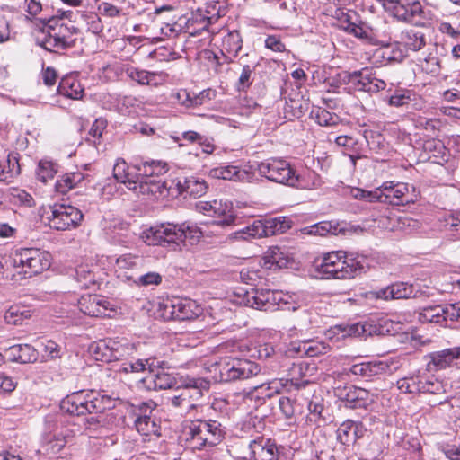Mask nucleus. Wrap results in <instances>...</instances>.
Returning a JSON list of instances; mask_svg holds the SVG:
<instances>
[{"mask_svg":"<svg viewBox=\"0 0 460 460\" xmlns=\"http://www.w3.org/2000/svg\"><path fill=\"white\" fill-rule=\"evenodd\" d=\"M257 170L260 175L267 178L269 181L293 187L299 185V176L286 160L278 158L267 159L258 164Z\"/></svg>","mask_w":460,"mask_h":460,"instance_id":"10","label":"nucleus"},{"mask_svg":"<svg viewBox=\"0 0 460 460\" xmlns=\"http://www.w3.org/2000/svg\"><path fill=\"white\" fill-rule=\"evenodd\" d=\"M417 293L418 290L415 289L413 285L399 282L382 288L378 291L371 292L370 297L384 300H387L389 298L406 299L410 297H415Z\"/></svg>","mask_w":460,"mask_h":460,"instance_id":"24","label":"nucleus"},{"mask_svg":"<svg viewBox=\"0 0 460 460\" xmlns=\"http://www.w3.org/2000/svg\"><path fill=\"white\" fill-rule=\"evenodd\" d=\"M113 406V401L110 396L95 391L75 392L60 402L62 411L76 416L102 413Z\"/></svg>","mask_w":460,"mask_h":460,"instance_id":"6","label":"nucleus"},{"mask_svg":"<svg viewBox=\"0 0 460 460\" xmlns=\"http://www.w3.org/2000/svg\"><path fill=\"white\" fill-rule=\"evenodd\" d=\"M58 172V164L47 160H42L39 163L36 175L37 179L42 182H47L52 179Z\"/></svg>","mask_w":460,"mask_h":460,"instance_id":"49","label":"nucleus"},{"mask_svg":"<svg viewBox=\"0 0 460 460\" xmlns=\"http://www.w3.org/2000/svg\"><path fill=\"white\" fill-rule=\"evenodd\" d=\"M243 396L244 399H255L259 401L260 403H264L266 398H271L273 395L270 393V390H268L266 384L262 383L261 385H254L249 391H243Z\"/></svg>","mask_w":460,"mask_h":460,"instance_id":"50","label":"nucleus"},{"mask_svg":"<svg viewBox=\"0 0 460 460\" xmlns=\"http://www.w3.org/2000/svg\"><path fill=\"white\" fill-rule=\"evenodd\" d=\"M308 369L307 364H295L290 371V378L286 380L284 384L282 379H273L270 382H266V386L272 395L279 394L282 388L288 384L296 390L306 389L307 394L314 393L313 389L314 385L308 379H303L302 376L305 375L304 371Z\"/></svg>","mask_w":460,"mask_h":460,"instance_id":"15","label":"nucleus"},{"mask_svg":"<svg viewBox=\"0 0 460 460\" xmlns=\"http://www.w3.org/2000/svg\"><path fill=\"white\" fill-rule=\"evenodd\" d=\"M90 350L96 360L109 363L133 355L137 348L127 339H106L92 344Z\"/></svg>","mask_w":460,"mask_h":460,"instance_id":"9","label":"nucleus"},{"mask_svg":"<svg viewBox=\"0 0 460 460\" xmlns=\"http://www.w3.org/2000/svg\"><path fill=\"white\" fill-rule=\"evenodd\" d=\"M328 346L320 341H303L297 348V352L313 358L327 353Z\"/></svg>","mask_w":460,"mask_h":460,"instance_id":"44","label":"nucleus"},{"mask_svg":"<svg viewBox=\"0 0 460 460\" xmlns=\"http://www.w3.org/2000/svg\"><path fill=\"white\" fill-rule=\"evenodd\" d=\"M385 11L389 12L397 21L411 23L416 18H423V7L419 1L390 0Z\"/></svg>","mask_w":460,"mask_h":460,"instance_id":"16","label":"nucleus"},{"mask_svg":"<svg viewBox=\"0 0 460 460\" xmlns=\"http://www.w3.org/2000/svg\"><path fill=\"white\" fill-rule=\"evenodd\" d=\"M357 17V13L356 12H351V11H349V12H341L338 17H337V22H338V27L348 32V31L351 28V26L357 22L356 18Z\"/></svg>","mask_w":460,"mask_h":460,"instance_id":"60","label":"nucleus"},{"mask_svg":"<svg viewBox=\"0 0 460 460\" xmlns=\"http://www.w3.org/2000/svg\"><path fill=\"white\" fill-rule=\"evenodd\" d=\"M134 425L137 432L143 436L160 435V426L154 419H135Z\"/></svg>","mask_w":460,"mask_h":460,"instance_id":"46","label":"nucleus"},{"mask_svg":"<svg viewBox=\"0 0 460 460\" xmlns=\"http://www.w3.org/2000/svg\"><path fill=\"white\" fill-rule=\"evenodd\" d=\"M335 328L341 332L342 337H367L377 332V327L367 322L337 325Z\"/></svg>","mask_w":460,"mask_h":460,"instance_id":"33","label":"nucleus"},{"mask_svg":"<svg viewBox=\"0 0 460 460\" xmlns=\"http://www.w3.org/2000/svg\"><path fill=\"white\" fill-rule=\"evenodd\" d=\"M366 431L367 429L361 422L348 420L338 428L337 439L345 446L354 445L364 436Z\"/></svg>","mask_w":460,"mask_h":460,"instance_id":"25","label":"nucleus"},{"mask_svg":"<svg viewBox=\"0 0 460 460\" xmlns=\"http://www.w3.org/2000/svg\"><path fill=\"white\" fill-rule=\"evenodd\" d=\"M86 180V176L79 171L66 172L58 177L55 184L56 190L66 194L69 190L79 187Z\"/></svg>","mask_w":460,"mask_h":460,"instance_id":"32","label":"nucleus"},{"mask_svg":"<svg viewBox=\"0 0 460 460\" xmlns=\"http://www.w3.org/2000/svg\"><path fill=\"white\" fill-rule=\"evenodd\" d=\"M196 208L199 212L208 214L215 219L211 222L214 225L227 226L235 221V217L227 211V207L223 208L221 202L214 200L213 202L199 201L196 203Z\"/></svg>","mask_w":460,"mask_h":460,"instance_id":"19","label":"nucleus"},{"mask_svg":"<svg viewBox=\"0 0 460 460\" xmlns=\"http://www.w3.org/2000/svg\"><path fill=\"white\" fill-rule=\"evenodd\" d=\"M372 70L364 67L353 72H343L340 77L344 84H352L359 91L377 93L385 88L386 83L377 78Z\"/></svg>","mask_w":460,"mask_h":460,"instance_id":"13","label":"nucleus"},{"mask_svg":"<svg viewBox=\"0 0 460 460\" xmlns=\"http://www.w3.org/2000/svg\"><path fill=\"white\" fill-rule=\"evenodd\" d=\"M308 420L317 423L321 420V414L323 411V399L320 395L312 396V399L308 402Z\"/></svg>","mask_w":460,"mask_h":460,"instance_id":"52","label":"nucleus"},{"mask_svg":"<svg viewBox=\"0 0 460 460\" xmlns=\"http://www.w3.org/2000/svg\"><path fill=\"white\" fill-rule=\"evenodd\" d=\"M382 203L393 206H405L417 201L419 192L411 184L386 181L381 185Z\"/></svg>","mask_w":460,"mask_h":460,"instance_id":"11","label":"nucleus"},{"mask_svg":"<svg viewBox=\"0 0 460 460\" xmlns=\"http://www.w3.org/2000/svg\"><path fill=\"white\" fill-rule=\"evenodd\" d=\"M243 47V40L239 31H229L222 40V54L226 63L237 57Z\"/></svg>","mask_w":460,"mask_h":460,"instance_id":"28","label":"nucleus"},{"mask_svg":"<svg viewBox=\"0 0 460 460\" xmlns=\"http://www.w3.org/2000/svg\"><path fill=\"white\" fill-rule=\"evenodd\" d=\"M84 215L77 208L68 204H56L48 217L50 227L66 231L76 227L83 220Z\"/></svg>","mask_w":460,"mask_h":460,"instance_id":"14","label":"nucleus"},{"mask_svg":"<svg viewBox=\"0 0 460 460\" xmlns=\"http://www.w3.org/2000/svg\"><path fill=\"white\" fill-rule=\"evenodd\" d=\"M75 279L82 288H91L96 285L95 272L89 265H80L75 269Z\"/></svg>","mask_w":460,"mask_h":460,"instance_id":"42","label":"nucleus"},{"mask_svg":"<svg viewBox=\"0 0 460 460\" xmlns=\"http://www.w3.org/2000/svg\"><path fill=\"white\" fill-rule=\"evenodd\" d=\"M401 40L404 48L411 51H419L426 45L424 34L414 30L402 31Z\"/></svg>","mask_w":460,"mask_h":460,"instance_id":"37","label":"nucleus"},{"mask_svg":"<svg viewBox=\"0 0 460 460\" xmlns=\"http://www.w3.org/2000/svg\"><path fill=\"white\" fill-rule=\"evenodd\" d=\"M183 93L187 96L189 101V103H186V105L191 107L200 106L206 101H209L215 96V93L211 89L203 90L198 95H194L193 97H190L186 92Z\"/></svg>","mask_w":460,"mask_h":460,"instance_id":"58","label":"nucleus"},{"mask_svg":"<svg viewBox=\"0 0 460 460\" xmlns=\"http://www.w3.org/2000/svg\"><path fill=\"white\" fill-rule=\"evenodd\" d=\"M405 57L406 53L401 49L398 44L394 46L391 49L388 48L384 51V58H385L389 62H402Z\"/></svg>","mask_w":460,"mask_h":460,"instance_id":"63","label":"nucleus"},{"mask_svg":"<svg viewBox=\"0 0 460 460\" xmlns=\"http://www.w3.org/2000/svg\"><path fill=\"white\" fill-rule=\"evenodd\" d=\"M264 219L256 220L251 226L234 233V238L246 240L249 237H267Z\"/></svg>","mask_w":460,"mask_h":460,"instance_id":"39","label":"nucleus"},{"mask_svg":"<svg viewBox=\"0 0 460 460\" xmlns=\"http://www.w3.org/2000/svg\"><path fill=\"white\" fill-rule=\"evenodd\" d=\"M261 367L247 358H226L211 366L217 382L229 383L249 379L260 374Z\"/></svg>","mask_w":460,"mask_h":460,"instance_id":"7","label":"nucleus"},{"mask_svg":"<svg viewBox=\"0 0 460 460\" xmlns=\"http://www.w3.org/2000/svg\"><path fill=\"white\" fill-rule=\"evenodd\" d=\"M283 261L282 252L279 248L275 247L270 252H267L265 256V264H270L269 268L275 265L278 268H281L285 265Z\"/></svg>","mask_w":460,"mask_h":460,"instance_id":"62","label":"nucleus"},{"mask_svg":"<svg viewBox=\"0 0 460 460\" xmlns=\"http://www.w3.org/2000/svg\"><path fill=\"white\" fill-rule=\"evenodd\" d=\"M417 126L425 129L428 133L436 135L441 127V121L438 119H427L420 117L417 120Z\"/></svg>","mask_w":460,"mask_h":460,"instance_id":"61","label":"nucleus"},{"mask_svg":"<svg viewBox=\"0 0 460 460\" xmlns=\"http://www.w3.org/2000/svg\"><path fill=\"white\" fill-rule=\"evenodd\" d=\"M311 116L317 124L323 127H335L341 123V119L337 114L319 107L311 111Z\"/></svg>","mask_w":460,"mask_h":460,"instance_id":"41","label":"nucleus"},{"mask_svg":"<svg viewBox=\"0 0 460 460\" xmlns=\"http://www.w3.org/2000/svg\"><path fill=\"white\" fill-rule=\"evenodd\" d=\"M302 234L308 235H337L340 233L344 232V228L337 221H322L314 225L305 226L301 230Z\"/></svg>","mask_w":460,"mask_h":460,"instance_id":"29","label":"nucleus"},{"mask_svg":"<svg viewBox=\"0 0 460 460\" xmlns=\"http://www.w3.org/2000/svg\"><path fill=\"white\" fill-rule=\"evenodd\" d=\"M58 93L67 98L79 100L83 97L84 88L74 76H66L61 79L58 87Z\"/></svg>","mask_w":460,"mask_h":460,"instance_id":"35","label":"nucleus"},{"mask_svg":"<svg viewBox=\"0 0 460 460\" xmlns=\"http://www.w3.org/2000/svg\"><path fill=\"white\" fill-rule=\"evenodd\" d=\"M412 95L413 94L407 90L395 91V93L389 97L388 104L397 108L408 105L412 101Z\"/></svg>","mask_w":460,"mask_h":460,"instance_id":"57","label":"nucleus"},{"mask_svg":"<svg viewBox=\"0 0 460 460\" xmlns=\"http://www.w3.org/2000/svg\"><path fill=\"white\" fill-rule=\"evenodd\" d=\"M265 47L275 52H284L286 50L285 44L275 35H270L266 38Z\"/></svg>","mask_w":460,"mask_h":460,"instance_id":"64","label":"nucleus"},{"mask_svg":"<svg viewBox=\"0 0 460 460\" xmlns=\"http://www.w3.org/2000/svg\"><path fill=\"white\" fill-rule=\"evenodd\" d=\"M447 385H445L442 381L429 377L425 380H420L416 389L419 392L433 394H443L447 392Z\"/></svg>","mask_w":460,"mask_h":460,"instance_id":"43","label":"nucleus"},{"mask_svg":"<svg viewBox=\"0 0 460 460\" xmlns=\"http://www.w3.org/2000/svg\"><path fill=\"white\" fill-rule=\"evenodd\" d=\"M141 173V164L137 161L128 164L123 159H118L113 167V177L134 191L137 190Z\"/></svg>","mask_w":460,"mask_h":460,"instance_id":"18","label":"nucleus"},{"mask_svg":"<svg viewBox=\"0 0 460 460\" xmlns=\"http://www.w3.org/2000/svg\"><path fill=\"white\" fill-rule=\"evenodd\" d=\"M141 177L154 178L160 176L168 171V164L162 161H141Z\"/></svg>","mask_w":460,"mask_h":460,"instance_id":"40","label":"nucleus"},{"mask_svg":"<svg viewBox=\"0 0 460 460\" xmlns=\"http://www.w3.org/2000/svg\"><path fill=\"white\" fill-rule=\"evenodd\" d=\"M209 175L216 179H222L234 181H244L249 179V173L237 166L226 165L218 166L209 171Z\"/></svg>","mask_w":460,"mask_h":460,"instance_id":"31","label":"nucleus"},{"mask_svg":"<svg viewBox=\"0 0 460 460\" xmlns=\"http://www.w3.org/2000/svg\"><path fill=\"white\" fill-rule=\"evenodd\" d=\"M31 317L30 310H26L18 305L11 306L4 314V320L9 324H22L24 319Z\"/></svg>","mask_w":460,"mask_h":460,"instance_id":"48","label":"nucleus"},{"mask_svg":"<svg viewBox=\"0 0 460 460\" xmlns=\"http://www.w3.org/2000/svg\"><path fill=\"white\" fill-rule=\"evenodd\" d=\"M66 12L61 16L53 15L39 20V31L35 36L36 44L45 50L58 53L73 46L70 39L75 28L68 27L61 22Z\"/></svg>","mask_w":460,"mask_h":460,"instance_id":"2","label":"nucleus"},{"mask_svg":"<svg viewBox=\"0 0 460 460\" xmlns=\"http://www.w3.org/2000/svg\"><path fill=\"white\" fill-rule=\"evenodd\" d=\"M459 353L456 347L434 351L429 355L428 367L430 370H442L447 367L460 369Z\"/></svg>","mask_w":460,"mask_h":460,"instance_id":"21","label":"nucleus"},{"mask_svg":"<svg viewBox=\"0 0 460 460\" xmlns=\"http://www.w3.org/2000/svg\"><path fill=\"white\" fill-rule=\"evenodd\" d=\"M163 316L165 319L187 321L197 318L202 308L196 301L186 297H172L164 303Z\"/></svg>","mask_w":460,"mask_h":460,"instance_id":"12","label":"nucleus"},{"mask_svg":"<svg viewBox=\"0 0 460 460\" xmlns=\"http://www.w3.org/2000/svg\"><path fill=\"white\" fill-rule=\"evenodd\" d=\"M391 364L388 361L375 360L366 362L364 378H372L390 371Z\"/></svg>","mask_w":460,"mask_h":460,"instance_id":"47","label":"nucleus"},{"mask_svg":"<svg viewBox=\"0 0 460 460\" xmlns=\"http://www.w3.org/2000/svg\"><path fill=\"white\" fill-rule=\"evenodd\" d=\"M110 306V302L98 295L83 296L79 300L80 310L93 317L110 316L108 313L111 310Z\"/></svg>","mask_w":460,"mask_h":460,"instance_id":"23","label":"nucleus"},{"mask_svg":"<svg viewBox=\"0 0 460 460\" xmlns=\"http://www.w3.org/2000/svg\"><path fill=\"white\" fill-rule=\"evenodd\" d=\"M446 314H447V304L426 306L419 314V320L422 323H442L449 321Z\"/></svg>","mask_w":460,"mask_h":460,"instance_id":"34","label":"nucleus"},{"mask_svg":"<svg viewBox=\"0 0 460 460\" xmlns=\"http://www.w3.org/2000/svg\"><path fill=\"white\" fill-rule=\"evenodd\" d=\"M201 232L197 227L186 224L174 225L172 223L151 226L141 234V239L147 245H160L175 250L178 241L183 242L189 237L199 238Z\"/></svg>","mask_w":460,"mask_h":460,"instance_id":"5","label":"nucleus"},{"mask_svg":"<svg viewBox=\"0 0 460 460\" xmlns=\"http://www.w3.org/2000/svg\"><path fill=\"white\" fill-rule=\"evenodd\" d=\"M5 356L12 362L27 364L37 360L38 352L30 344H16L5 350Z\"/></svg>","mask_w":460,"mask_h":460,"instance_id":"27","label":"nucleus"},{"mask_svg":"<svg viewBox=\"0 0 460 460\" xmlns=\"http://www.w3.org/2000/svg\"><path fill=\"white\" fill-rule=\"evenodd\" d=\"M210 388V381L204 377L181 376L173 394L167 397L168 403L181 414L190 413L196 409L203 393Z\"/></svg>","mask_w":460,"mask_h":460,"instance_id":"4","label":"nucleus"},{"mask_svg":"<svg viewBox=\"0 0 460 460\" xmlns=\"http://www.w3.org/2000/svg\"><path fill=\"white\" fill-rule=\"evenodd\" d=\"M364 261L343 251L331 252L315 261L314 270L324 279H351L363 271Z\"/></svg>","mask_w":460,"mask_h":460,"instance_id":"1","label":"nucleus"},{"mask_svg":"<svg viewBox=\"0 0 460 460\" xmlns=\"http://www.w3.org/2000/svg\"><path fill=\"white\" fill-rule=\"evenodd\" d=\"M167 190L168 187L165 181L155 178L141 177L136 192L143 195H151L157 199L160 196L165 195Z\"/></svg>","mask_w":460,"mask_h":460,"instance_id":"30","label":"nucleus"},{"mask_svg":"<svg viewBox=\"0 0 460 460\" xmlns=\"http://www.w3.org/2000/svg\"><path fill=\"white\" fill-rule=\"evenodd\" d=\"M154 376V384L155 388L170 389L177 385L175 377L164 371H157Z\"/></svg>","mask_w":460,"mask_h":460,"instance_id":"56","label":"nucleus"},{"mask_svg":"<svg viewBox=\"0 0 460 460\" xmlns=\"http://www.w3.org/2000/svg\"><path fill=\"white\" fill-rule=\"evenodd\" d=\"M339 396L349 408L367 409L375 402L377 398V393H372L367 389L354 385H348L340 390Z\"/></svg>","mask_w":460,"mask_h":460,"instance_id":"17","label":"nucleus"},{"mask_svg":"<svg viewBox=\"0 0 460 460\" xmlns=\"http://www.w3.org/2000/svg\"><path fill=\"white\" fill-rule=\"evenodd\" d=\"M249 449L253 460H276L279 456L276 441L264 436H257L251 440Z\"/></svg>","mask_w":460,"mask_h":460,"instance_id":"20","label":"nucleus"},{"mask_svg":"<svg viewBox=\"0 0 460 460\" xmlns=\"http://www.w3.org/2000/svg\"><path fill=\"white\" fill-rule=\"evenodd\" d=\"M243 301L247 306L261 311L272 310L276 306L275 294L270 289L252 288L246 291Z\"/></svg>","mask_w":460,"mask_h":460,"instance_id":"22","label":"nucleus"},{"mask_svg":"<svg viewBox=\"0 0 460 460\" xmlns=\"http://www.w3.org/2000/svg\"><path fill=\"white\" fill-rule=\"evenodd\" d=\"M279 406L287 419H291L296 414L302 412V405L296 402L295 399L290 397L282 396L279 400Z\"/></svg>","mask_w":460,"mask_h":460,"instance_id":"45","label":"nucleus"},{"mask_svg":"<svg viewBox=\"0 0 460 460\" xmlns=\"http://www.w3.org/2000/svg\"><path fill=\"white\" fill-rule=\"evenodd\" d=\"M254 67L245 65L243 66L241 75L236 83V89L238 92H246L253 82Z\"/></svg>","mask_w":460,"mask_h":460,"instance_id":"55","label":"nucleus"},{"mask_svg":"<svg viewBox=\"0 0 460 460\" xmlns=\"http://www.w3.org/2000/svg\"><path fill=\"white\" fill-rule=\"evenodd\" d=\"M20 173V165L15 156L8 155L6 162L0 161V183H10Z\"/></svg>","mask_w":460,"mask_h":460,"instance_id":"38","label":"nucleus"},{"mask_svg":"<svg viewBox=\"0 0 460 460\" xmlns=\"http://www.w3.org/2000/svg\"><path fill=\"white\" fill-rule=\"evenodd\" d=\"M183 435L188 447L203 450L219 445L225 438L226 431L217 420H195L185 427Z\"/></svg>","mask_w":460,"mask_h":460,"instance_id":"3","label":"nucleus"},{"mask_svg":"<svg viewBox=\"0 0 460 460\" xmlns=\"http://www.w3.org/2000/svg\"><path fill=\"white\" fill-rule=\"evenodd\" d=\"M176 187L180 194L195 199L203 196L208 188L203 179L194 176L177 178Z\"/></svg>","mask_w":460,"mask_h":460,"instance_id":"26","label":"nucleus"},{"mask_svg":"<svg viewBox=\"0 0 460 460\" xmlns=\"http://www.w3.org/2000/svg\"><path fill=\"white\" fill-rule=\"evenodd\" d=\"M127 75L133 81L137 82L139 84H149L150 82L155 77V73L146 70H139L135 67H129L126 70Z\"/></svg>","mask_w":460,"mask_h":460,"instance_id":"54","label":"nucleus"},{"mask_svg":"<svg viewBox=\"0 0 460 460\" xmlns=\"http://www.w3.org/2000/svg\"><path fill=\"white\" fill-rule=\"evenodd\" d=\"M364 138L369 148L376 153H379L385 148V137L379 132L366 129L364 131Z\"/></svg>","mask_w":460,"mask_h":460,"instance_id":"51","label":"nucleus"},{"mask_svg":"<svg viewBox=\"0 0 460 460\" xmlns=\"http://www.w3.org/2000/svg\"><path fill=\"white\" fill-rule=\"evenodd\" d=\"M13 264L22 269L18 273L31 278L50 267V254L38 248H21L14 252Z\"/></svg>","mask_w":460,"mask_h":460,"instance_id":"8","label":"nucleus"},{"mask_svg":"<svg viewBox=\"0 0 460 460\" xmlns=\"http://www.w3.org/2000/svg\"><path fill=\"white\" fill-rule=\"evenodd\" d=\"M267 237L287 232L292 226V220L287 217L264 218Z\"/></svg>","mask_w":460,"mask_h":460,"instance_id":"36","label":"nucleus"},{"mask_svg":"<svg viewBox=\"0 0 460 460\" xmlns=\"http://www.w3.org/2000/svg\"><path fill=\"white\" fill-rule=\"evenodd\" d=\"M106 127H107L106 119H104L102 118L96 119L95 121L93 123L91 128L88 131V137H87L86 140L94 146H96L97 144H100L101 138L102 137V133H103L104 129L106 128Z\"/></svg>","mask_w":460,"mask_h":460,"instance_id":"53","label":"nucleus"},{"mask_svg":"<svg viewBox=\"0 0 460 460\" xmlns=\"http://www.w3.org/2000/svg\"><path fill=\"white\" fill-rule=\"evenodd\" d=\"M156 404L152 400L139 403L134 410L136 419H152V412Z\"/></svg>","mask_w":460,"mask_h":460,"instance_id":"59","label":"nucleus"}]
</instances>
